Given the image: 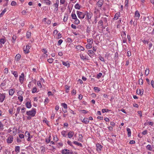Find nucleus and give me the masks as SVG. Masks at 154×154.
<instances>
[{"label":"nucleus","mask_w":154,"mask_h":154,"mask_svg":"<svg viewBox=\"0 0 154 154\" xmlns=\"http://www.w3.org/2000/svg\"><path fill=\"white\" fill-rule=\"evenodd\" d=\"M30 48V46L29 45H27L26 46V49H24V51L26 53H28L29 52V51Z\"/></svg>","instance_id":"nucleus-13"},{"label":"nucleus","mask_w":154,"mask_h":154,"mask_svg":"<svg viewBox=\"0 0 154 154\" xmlns=\"http://www.w3.org/2000/svg\"><path fill=\"white\" fill-rule=\"evenodd\" d=\"M27 13V12L25 10H23L22 12V13L23 15H25Z\"/></svg>","instance_id":"nucleus-64"},{"label":"nucleus","mask_w":154,"mask_h":154,"mask_svg":"<svg viewBox=\"0 0 154 154\" xmlns=\"http://www.w3.org/2000/svg\"><path fill=\"white\" fill-rule=\"evenodd\" d=\"M58 3L56 2V3L54 5L55 7L56 8H58Z\"/></svg>","instance_id":"nucleus-62"},{"label":"nucleus","mask_w":154,"mask_h":154,"mask_svg":"<svg viewBox=\"0 0 154 154\" xmlns=\"http://www.w3.org/2000/svg\"><path fill=\"white\" fill-rule=\"evenodd\" d=\"M94 53V52L92 50H89L88 51V54L91 57V56L92 55V54Z\"/></svg>","instance_id":"nucleus-22"},{"label":"nucleus","mask_w":154,"mask_h":154,"mask_svg":"<svg viewBox=\"0 0 154 154\" xmlns=\"http://www.w3.org/2000/svg\"><path fill=\"white\" fill-rule=\"evenodd\" d=\"M88 42V44H92L93 42V40L92 39H89L87 40Z\"/></svg>","instance_id":"nucleus-31"},{"label":"nucleus","mask_w":154,"mask_h":154,"mask_svg":"<svg viewBox=\"0 0 154 154\" xmlns=\"http://www.w3.org/2000/svg\"><path fill=\"white\" fill-rule=\"evenodd\" d=\"M76 48L78 49H80L81 51H84V48L79 45L77 46L76 47Z\"/></svg>","instance_id":"nucleus-19"},{"label":"nucleus","mask_w":154,"mask_h":154,"mask_svg":"<svg viewBox=\"0 0 154 154\" xmlns=\"http://www.w3.org/2000/svg\"><path fill=\"white\" fill-rule=\"evenodd\" d=\"M16 5V2L14 1H12L11 3V5L12 6H15Z\"/></svg>","instance_id":"nucleus-47"},{"label":"nucleus","mask_w":154,"mask_h":154,"mask_svg":"<svg viewBox=\"0 0 154 154\" xmlns=\"http://www.w3.org/2000/svg\"><path fill=\"white\" fill-rule=\"evenodd\" d=\"M74 134V132L73 131H69L68 134V135L69 138H72Z\"/></svg>","instance_id":"nucleus-9"},{"label":"nucleus","mask_w":154,"mask_h":154,"mask_svg":"<svg viewBox=\"0 0 154 154\" xmlns=\"http://www.w3.org/2000/svg\"><path fill=\"white\" fill-rule=\"evenodd\" d=\"M63 64L66 66H67L68 67H69L70 66V64L68 62H63Z\"/></svg>","instance_id":"nucleus-20"},{"label":"nucleus","mask_w":154,"mask_h":154,"mask_svg":"<svg viewBox=\"0 0 154 154\" xmlns=\"http://www.w3.org/2000/svg\"><path fill=\"white\" fill-rule=\"evenodd\" d=\"M13 133L11 134L13 135H15L17 132V129L14 128L13 129Z\"/></svg>","instance_id":"nucleus-36"},{"label":"nucleus","mask_w":154,"mask_h":154,"mask_svg":"<svg viewBox=\"0 0 154 154\" xmlns=\"http://www.w3.org/2000/svg\"><path fill=\"white\" fill-rule=\"evenodd\" d=\"M136 93L138 94H140V95H142L143 94V90H140V89H137V90Z\"/></svg>","instance_id":"nucleus-14"},{"label":"nucleus","mask_w":154,"mask_h":154,"mask_svg":"<svg viewBox=\"0 0 154 154\" xmlns=\"http://www.w3.org/2000/svg\"><path fill=\"white\" fill-rule=\"evenodd\" d=\"M9 112L10 114H12L13 113V110L12 109H9Z\"/></svg>","instance_id":"nucleus-61"},{"label":"nucleus","mask_w":154,"mask_h":154,"mask_svg":"<svg viewBox=\"0 0 154 154\" xmlns=\"http://www.w3.org/2000/svg\"><path fill=\"white\" fill-rule=\"evenodd\" d=\"M13 74L15 77H18V75H17V72L14 71L13 72Z\"/></svg>","instance_id":"nucleus-46"},{"label":"nucleus","mask_w":154,"mask_h":154,"mask_svg":"<svg viewBox=\"0 0 154 154\" xmlns=\"http://www.w3.org/2000/svg\"><path fill=\"white\" fill-rule=\"evenodd\" d=\"M6 84V82L5 81H4L1 84V86H4Z\"/></svg>","instance_id":"nucleus-48"},{"label":"nucleus","mask_w":154,"mask_h":154,"mask_svg":"<svg viewBox=\"0 0 154 154\" xmlns=\"http://www.w3.org/2000/svg\"><path fill=\"white\" fill-rule=\"evenodd\" d=\"M69 150H68L67 149H65L63 150L62 151V153L63 154H67L68 153V152H69Z\"/></svg>","instance_id":"nucleus-18"},{"label":"nucleus","mask_w":154,"mask_h":154,"mask_svg":"<svg viewBox=\"0 0 154 154\" xmlns=\"http://www.w3.org/2000/svg\"><path fill=\"white\" fill-rule=\"evenodd\" d=\"M80 6L78 4H76L75 6V9H79L80 8Z\"/></svg>","instance_id":"nucleus-32"},{"label":"nucleus","mask_w":154,"mask_h":154,"mask_svg":"<svg viewBox=\"0 0 154 154\" xmlns=\"http://www.w3.org/2000/svg\"><path fill=\"white\" fill-rule=\"evenodd\" d=\"M19 137L21 139L23 138H24V135L23 134H20L19 135Z\"/></svg>","instance_id":"nucleus-50"},{"label":"nucleus","mask_w":154,"mask_h":154,"mask_svg":"<svg viewBox=\"0 0 154 154\" xmlns=\"http://www.w3.org/2000/svg\"><path fill=\"white\" fill-rule=\"evenodd\" d=\"M85 15H87V17L88 20V21H89V19H90L91 18L92 14L89 13L88 12H86L85 13Z\"/></svg>","instance_id":"nucleus-7"},{"label":"nucleus","mask_w":154,"mask_h":154,"mask_svg":"<svg viewBox=\"0 0 154 154\" xmlns=\"http://www.w3.org/2000/svg\"><path fill=\"white\" fill-rule=\"evenodd\" d=\"M103 4V1L102 0H100L97 3V5L101 9V7Z\"/></svg>","instance_id":"nucleus-5"},{"label":"nucleus","mask_w":154,"mask_h":154,"mask_svg":"<svg viewBox=\"0 0 154 154\" xmlns=\"http://www.w3.org/2000/svg\"><path fill=\"white\" fill-rule=\"evenodd\" d=\"M5 95L4 94H0V101L2 102L4 100L5 98Z\"/></svg>","instance_id":"nucleus-4"},{"label":"nucleus","mask_w":154,"mask_h":154,"mask_svg":"<svg viewBox=\"0 0 154 154\" xmlns=\"http://www.w3.org/2000/svg\"><path fill=\"white\" fill-rule=\"evenodd\" d=\"M14 138L13 136H10L7 139V142L8 143H11L13 141Z\"/></svg>","instance_id":"nucleus-3"},{"label":"nucleus","mask_w":154,"mask_h":154,"mask_svg":"<svg viewBox=\"0 0 154 154\" xmlns=\"http://www.w3.org/2000/svg\"><path fill=\"white\" fill-rule=\"evenodd\" d=\"M14 89H10L9 91V94L10 95H12L14 92Z\"/></svg>","instance_id":"nucleus-15"},{"label":"nucleus","mask_w":154,"mask_h":154,"mask_svg":"<svg viewBox=\"0 0 154 154\" xmlns=\"http://www.w3.org/2000/svg\"><path fill=\"white\" fill-rule=\"evenodd\" d=\"M147 131L146 130L143 131L142 132V134L143 135H145V134H147Z\"/></svg>","instance_id":"nucleus-57"},{"label":"nucleus","mask_w":154,"mask_h":154,"mask_svg":"<svg viewBox=\"0 0 154 154\" xmlns=\"http://www.w3.org/2000/svg\"><path fill=\"white\" fill-rule=\"evenodd\" d=\"M68 15H67V14H66L65 16H64V18H63V21L64 22H66L67 19H68Z\"/></svg>","instance_id":"nucleus-30"},{"label":"nucleus","mask_w":154,"mask_h":154,"mask_svg":"<svg viewBox=\"0 0 154 154\" xmlns=\"http://www.w3.org/2000/svg\"><path fill=\"white\" fill-rule=\"evenodd\" d=\"M0 129L2 130L4 129V125L2 123L0 122Z\"/></svg>","instance_id":"nucleus-37"},{"label":"nucleus","mask_w":154,"mask_h":154,"mask_svg":"<svg viewBox=\"0 0 154 154\" xmlns=\"http://www.w3.org/2000/svg\"><path fill=\"white\" fill-rule=\"evenodd\" d=\"M45 3L48 5H50L51 4V2L49 0H45Z\"/></svg>","instance_id":"nucleus-42"},{"label":"nucleus","mask_w":154,"mask_h":154,"mask_svg":"<svg viewBox=\"0 0 154 154\" xmlns=\"http://www.w3.org/2000/svg\"><path fill=\"white\" fill-rule=\"evenodd\" d=\"M20 147L19 146H17L15 147V151L16 152H19Z\"/></svg>","instance_id":"nucleus-35"},{"label":"nucleus","mask_w":154,"mask_h":154,"mask_svg":"<svg viewBox=\"0 0 154 154\" xmlns=\"http://www.w3.org/2000/svg\"><path fill=\"white\" fill-rule=\"evenodd\" d=\"M146 147L147 149L151 151L152 150V149L153 146H151L150 145H148Z\"/></svg>","instance_id":"nucleus-23"},{"label":"nucleus","mask_w":154,"mask_h":154,"mask_svg":"<svg viewBox=\"0 0 154 154\" xmlns=\"http://www.w3.org/2000/svg\"><path fill=\"white\" fill-rule=\"evenodd\" d=\"M140 14L139 13L138 11H136L135 12L134 17H137L136 19H138L140 17Z\"/></svg>","instance_id":"nucleus-11"},{"label":"nucleus","mask_w":154,"mask_h":154,"mask_svg":"<svg viewBox=\"0 0 154 154\" xmlns=\"http://www.w3.org/2000/svg\"><path fill=\"white\" fill-rule=\"evenodd\" d=\"M103 21L102 20H100V21H99L98 22V24L100 26H102L103 25Z\"/></svg>","instance_id":"nucleus-59"},{"label":"nucleus","mask_w":154,"mask_h":154,"mask_svg":"<svg viewBox=\"0 0 154 154\" xmlns=\"http://www.w3.org/2000/svg\"><path fill=\"white\" fill-rule=\"evenodd\" d=\"M79 138L78 139V140L79 141H81L82 140V135L80 134L79 135Z\"/></svg>","instance_id":"nucleus-56"},{"label":"nucleus","mask_w":154,"mask_h":154,"mask_svg":"<svg viewBox=\"0 0 154 154\" xmlns=\"http://www.w3.org/2000/svg\"><path fill=\"white\" fill-rule=\"evenodd\" d=\"M16 38V36L15 35H14L12 38V39L13 40V42H14Z\"/></svg>","instance_id":"nucleus-60"},{"label":"nucleus","mask_w":154,"mask_h":154,"mask_svg":"<svg viewBox=\"0 0 154 154\" xmlns=\"http://www.w3.org/2000/svg\"><path fill=\"white\" fill-rule=\"evenodd\" d=\"M44 83V79L41 78L40 79V80H39V85H40V88H42V85H43V83Z\"/></svg>","instance_id":"nucleus-8"},{"label":"nucleus","mask_w":154,"mask_h":154,"mask_svg":"<svg viewBox=\"0 0 154 154\" xmlns=\"http://www.w3.org/2000/svg\"><path fill=\"white\" fill-rule=\"evenodd\" d=\"M91 44H88L86 45V47L87 48H92V45Z\"/></svg>","instance_id":"nucleus-40"},{"label":"nucleus","mask_w":154,"mask_h":154,"mask_svg":"<svg viewBox=\"0 0 154 154\" xmlns=\"http://www.w3.org/2000/svg\"><path fill=\"white\" fill-rule=\"evenodd\" d=\"M48 61L50 63H51L53 61V59L51 58L48 60Z\"/></svg>","instance_id":"nucleus-49"},{"label":"nucleus","mask_w":154,"mask_h":154,"mask_svg":"<svg viewBox=\"0 0 154 154\" xmlns=\"http://www.w3.org/2000/svg\"><path fill=\"white\" fill-rule=\"evenodd\" d=\"M73 143L74 144L78 145V146H82V144L81 143H79V142H78L76 141H74Z\"/></svg>","instance_id":"nucleus-28"},{"label":"nucleus","mask_w":154,"mask_h":154,"mask_svg":"<svg viewBox=\"0 0 154 154\" xmlns=\"http://www.w3.org/2000/svg\"><path fill=\"white\" fill-rule=\"evenodd\" d=\"M118 14H116L115 15L114 19L116 20H117L118 18Z\"/></svg>","instance_id":"nucleus-55"},{"label":"nucleus","mask_w":154,"mask_h":154,"mask_svg":"<svg viewBox=\"0 0 154 154\" xmlns=\"http://www.w3.org/2000/svg\"><path fill=\"white\" fill-rule=\"evenodd\" d=\"M25 136L26 137H28L27 140L28 141H30V136L29 133L28 131L26 132L25 134Z\"/></svg>","instance_id":"nucleus-6"},{"label":"nucleus","mask_w":154,"mask_h":154,"mask_svg":"<svg viewBox=\"0 0 154 154\" xmlns=\"http://www.w3.org/2000/svg\"><path fill=\"white\" fill-rule=\"evenodd\" d=\"M20 55L19 54H17L15 56V59L16 60H17L18 61L20 59Z\"/></svg>","instance_id":"nucleus-21"},{"label":"nucleus","mask_w":154,"mask_h":154,"mask_svg":"<svg viewBox=\"0 0 154 154\" xmlns=\"http://www.w3.org/2000/svg\"><path fill=\"white\" fill-rule=\"evenodd\" d=\"M75 20L74 21V23L75 24L77 25L79 23H80L79 20L77 18V19H75Z\"/></svg>","instance_id":"nucleus-34"},{"label":"nucleus","mask_w":154,"mask_h":154,"mask_svg":"<svg viewBox=\"0 0 154 154\" xmlns=\"http://www.w3.org/2000/svg\"><path fill=\"white\" fill-rule=\"evenodd\" d=\"M6 11V9H4L3 11L2 12V13L0 14V17H2Z\"/></svg>","instance_id":"nucleus-25"},{"label":"nucleus","mask_w":154,"mask_h":154,"mask_svg":"<svg viewBox=\"0 0 154 154\" xmlns=\"http://www.w3.org/2000/svg\"><path fill=\"white\" fill-rule=\"evenodd\" d=\"M65 88L66 92L68 93L69 91V87L68 85H66L65 86Z\"/></svg>","instance_id":"nucleus-29"},{"label":"nucleus","mask_w":154,"mask_h":154,"mask_svg":"<svg viewBox=\"0 0 154 154\" xmlns=\"http://www.w3.org/2000/svg\"><path fill=\"white\" fill-rule=\"evenodd\" d=\"M36 113V111L35 109H33L32 110L27 111L26 114L27 115L31 116H35Z\"/></svg>","instance_id":"nucleus-2"},{"label":"nucleus","mask_w":154,"mask_h":154,"mask_svg":"<svg viewBox=\"0 0 154 154\" xmlns=\"http://www.w3.org/2000/svg\"><path fill=\"white\" fill-rule=\"evenodd\" d=\"M77 15L78 17L80 18L83 19L85 17V14L83 13L80 12L79 11H77Z\"/></svg>","instance_id":"nucleus-1"},{"label":"nucleus","mask_w":154,"mask_h":154,"mask_svg":"<svg viewBox=\"0 0 154 154\" xmlns=\"http://www.w3.org/2000/svg\"><path fill=\"white\" fill-rule=\"evenodd\" d=\"M96 147L97 151H100L101 150L102 146L100 144L98 143L96 144Z\"/></svg>","instance_id":"nucleus-10"},{"label":"nucleus","mask_w":154,"mask_h":154,"mask_svg":"<svg viewBox=\"0 0 154 154\" xmlns=\"http://www.w3.org/2000/svg\"><path fill=\"white\" fill-rule=\"evenodd\" d=\"M129 143L130 144H134L135 143V141L133 140L130 141Z\"/></svg>","instance_id":"nucleus-63"},{"label":"nucleus","mask_w":154,"mask_h":154,"mask_svg":"<svg viewBox=\"0 0 154 154\" xmlns=\"http://www.w3.org/2000/svg\"><path fill=\"white\" fill-rule=\"evenodd\" d=\"M24 78L21 77H20V81L21 83H23V82Z\"/></svg>","instance_id":"nucleus-39"},{"label":"nucleus","mask_w":154,"mask_h":154,"mask_svg":"<svg viewBox=\"0 0 154 154\" xmlns=\"http://www.w3.org/2000/svg\"><path fill=\"white\" fill-rule=\"evenodd\" d=\"M102 74L100 72L97 75V78L98 79H99L100 77L102 75Z\"/></svg>","instance_id":"nucleus-53"},{"label":"nucleus","mask_w":154,"mask_h":154,"mask_svg":"<svg viewBox=\"0 0 154 154\" xmlns=\"http://www.w3.org/2000/svg\"><path fill=\"white\" fill-rule=\"evenodd\" d=\"M149 70L148 69L146 68L145 70V75H147L149 73Z\"/></svg>","instance_id":"nucleus-33"},{"label":"nucleus","mask_w":154,"mask_h":154,"mask_svg":"<svg viewBox=\"0 0 154 154\" xmlns=\"http://www.w3.org/2000/svg\"><path fill=\"white\" fill-rule=\"evenodd\" d=\"M18 99L20 102H21L23 100V97L22 96H20L18 97Z\"/></svg>","instance_id":"nucleus-51"},{"label":"nucleus","mask_w":154,"mask_h":154,"mask_svg":"<svg viewBox=\"0 0 154 154\" xmlns=\"http://www.w3.org/2000/svg\"><path fill=\"white\" fill-rule=\"evenodd\" d=\"M63 40L62 39H60L58 41V45H60L63 42Z\"/></svg>","instance_id":"nucleus-54"},{"label":"nucleus","mask_w":154,"mask_h":154,"mask_svg":"<svg viewBox=\"0 0 154 154\" xmlns=\"http://www.w3.org/2000/svg\"><path fill=\"white\" fill-rule=\"evenodd\" d=\"M80 56L81 58L83 60H86L87 59L86 56L85 55V54H81L80 55Z\"/></svg>","instance_id":"nucleus-17"},{"label":"nucleus","mask_w":154,"mask_h":154,"mask_svg":"<svg viewBox=\"0 0 154 154\" xmlns=\"http://www.w3.org/2000/svg\"><path fill=\"white\" fill-rule=\"evenodd\" d=\"M40 152L41 154H44L45 152V148L44 147L42 146L40 147Z\"/></svg>","instance_id":"nucleus-12"},{"label":"nucleus","mask_w":154,"mask_h":154,"mask_svg":"<svg viewBox=\"0 0 154 154\" xmlns=\"http://www.w3.org/2000/svg\"><path fill=\"white\" fill-rule=\"evenodd\" d=\"M61 134L64 137H66V132L65 131H63L61 132Z\"/></svg>","instance_id":"nucleus-43"},{"label":"nucleus","mask_w":154,"mask_h":154,"mask_svg":"<svg viewBox=\"0 0 154 154\" xmlns=\"http://www.w3.org/2000/svg\"><path fill=\"white\" fill-rule=\"evenodd\" d=\"M139 83H141V85H142L143 83V80L142 79H140L139 80Z\"/></svg>","instance_id":"nucleus-52"},{"label":"nucleus","mask_w":154,"mask_h":154,"mask_svg":"<svg viewBox=\"0 0 154 154\" xmlns=\"http://www.w3.org/2000/svg\"><path fill=\"white\" fill-rule=\"evenodd\" d=\"M71 17L72 19L75 20L77 19V17L75 14L72 13L71 14Z\"/></svg>","instance_id":"nucleus-24"},{"label":"nucleus","mask_w":154,"mask_h":154,"mask_svg":"<svg viewBox=\"0 0 154 154\" xmlns=\"http://www.w3.org/2000/svg\"><path fill=\"white\" fill-rule=\"evenodd\" d=\"M37 91V88L36 87H34L32 91V93H35Z\"/></svg>","instance_id":"nucleus-41"},{"label":"nucleus","mask_w":154,"mask_h":154,"mask_svg":"<svg viewBox=\"0 0 154 154\" xmlns=\"http://www.w3.org/2000/svg\"><path fill=\"white\" fill-rule=\"evenodd\" d=\"M71 27L72 28L74 29H76V26H75V25H74L73 24H72L71 25Z\"/></svg>","instance_id":"nucleus-58"},{"label":"nucleus","mask_w":154,"mask_h":154,"mask_svg":"<svg viewBox=\"0 0 154 154\" xmlns=\"http://www.w3.org/2000/svg\"><path fill=\"white\" fill-rule=\"evenodd\" d=\"M127 131L128 133V136L129 137H130L131 135V131L130 129L129 128H127Z\"/></svg>","instance_id":"nucleus-27"},{"label":"nucleus","mask_w":154,"mask_h":154,"mask_svg":"<svg viewBox=\"0 0 154 154\" xmlns=\"http://www.w3.org/2000/svg\"><path fill=\"white\" fill-rule=\"evenodd\" d=\"M109 110L106 109H102V111L103 113H104L105 112H107L109 111Z\"/></svg>","instance_id":"nucleus-38"},{"label":"nucleus","mask_w":154,"mask_h":154,"mask_svg":"<svg viewBox=\"0 0 154 154\" xmlns=\"http://www.w3.org/2000/svg\"><path fill=\"white\" fill-rule=\"evenodd\" d=\"M99 58L102 61L104 62V59L103 57H102L101 56H100Z\"/></svg>","instance_id":"nucleus-45"},{"label":"nucleus","mask_w":154,"mask_h":154,"mask_svg":"<svg viewBox=\"0 0 154 154\" xmlns=\"http://www.w3.org/2000/svg\"><path fill=\"white\" fill-rule=\"evenodd\" d=\"M5 40L4 39H1L0 40V44H4L5 43Z\"/></svg>","instance_id":"nucleus-44"},{"label":"nucleus","mask_w":154,"mask_h":154,"mask_svg":"<svg viewBox=\"0 0 154 154\" xmlns=\"http://www.w3.org/2000/svg\"><path fill=\"white\" fill-rule=\"evenodd\" d=\"M31 35V32H29L28 31L26 33V36L27 38H29Z\"/></svg>","instance_id":"nucleus-26"},{"label":"nucleus","mask_w":154,"mask_h":154,"mask_svg":"<svg viewBox=\"0 0 154 154\" xmlns=\"http://www.w3.org/2000/svg\"><path fill=\"white\" fill-rule=\"evenodd\" d=\"M82 122L85 124H88L89 121V119L87 118H85L82 121Z\"/></svg>","instance_id":"nucleus-16"}]
</instances>
